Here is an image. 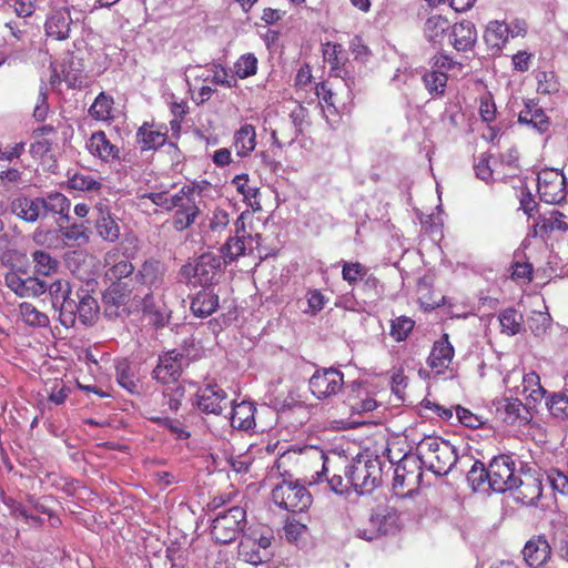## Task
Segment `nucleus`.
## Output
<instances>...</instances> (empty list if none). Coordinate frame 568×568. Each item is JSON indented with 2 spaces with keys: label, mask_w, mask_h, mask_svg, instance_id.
I'll use <instances>...</instances> for the list:
<instances>
[{
  "label": "nucleus",
  "mask_w": 568,
  "mask_h": 568,
  "mask_svg": "<svg viewBox=\"0 0 568 568\" xmlns=\"http://www.w3.org/2000/svg\"><path fill=\"white\" fill-rule=\"evenodd\" d=\"M423 478L420 460L417 456L405 455L395 466L393 478V493L405 498L416 491Z\"/></svg>",
  "instance_id": "nucleus-6"
},
{
  "label": "nucleus",
  "mask_w": 568,
  "mask_h": 568,
  "mask_svg": "<svg viewBox=\"0 0 568 568\" xmlns=\"http://www.w3.org/2000/svg\"><path fill=\"white\" fill-rule=\"evenodd\" d=\"M513 491L514 499L524 506L535 505L542 496V480L536 471L530 469L518 471Z\"/></svg>",
  "instance_id": "nucleus-14"
},
{
  "label": "nucleus",
  "mask_w": 568,
  "mask_h": 568,
  "mask_svg": "<svg viewBox=\"0 0 568 568\" xmlns=\"http://www.w3.org/2000/svg\"><path fill=\"white\" fill-rule=\"evenodd\" d=\"M0 184L6 189L20 187L24 184L22 172L14 168H8L0 172Z\"/></svg>",
  "instance_id": "nucleus-62"
},
{
  "label": "nucleus",
  "mask_w": 568,
  "mask_h": 568,
  "mask_svg": "<svg viewBox=\"0 0 568 568\" xmlns=\"http://www.w3.org/2000/svg\"><path fill=\"white\" fill-rule=\"evenodd\" d=\"M417 458L437 476L447 475L457 463L456 448L439 437H425L417 447Z\"/></svg>",
  "instance_id": "nucleus-3"
},
{
  "label": "nucleus",
  "mask_w": 568,
  "mask_h": 568,
  "mask_svg": "<svg viewBox=\"0 0 568 568\" xmlns=\"http://www.w3.org/2000/svg\"><path fill=\"white\" fill-rule=\"evenodd\" d=\"M548 480L554 490L568 495V474L558 468H550L547 473Z\"/></svg>",
  "instance_id": "nucleus-63"
},
{
  "label": "nucleus",
  "mask_w": 568,
  "mask_h": 568,
  "mask_svg": "<svg viewBox=\"0 0 568 568\" xmlns=\"http://www.w3.org/2000/svg\"><path fill=\"white\" fill-rule=\"evenodd\" d=\"M75 295L79 300L78 320L83 325L92 324L99 314V304L97 300L88 290L82 287L75 291Z\"/></svg>",
  "instance_id": "nucleus-36"
},
{
  "label": "nucleus",
  "mask_w": 568,
  "mask_h": 568,
  "mask_svg": "<svg viewBox=\"0 0 568 568\" xmlns=\"http://www.w3.org/2000/svg\"><path fill=\"white\" fill-rule=\"evenodd\" d=\"M68 185L70 189L84 192H99L103 186L99 179L87 172H77L69 176Z\"/></svg>",
  "instance_id": "nucleus-50"
},
{
  "label": "nucleus",
  "mask_w": 568,
  "mask_h": 568,
  "mask_svg": "<svg viewBox=\"0 0 568 568\" xmlns=\"http://www.w3.org/2000/svg\"><path fill=\"white\" fill-rule=\"evenodd\" d=\"M414 326V320L402 315L392 321L389 334L396 342H403L407 339Z\"/></svg>",
  "instance_id": "nucleus-55"
},
{
  "label": "nucleus",
  "mask_w": 568,
  "mask_h": 568,
  "mask_svg": "<svg viewBox=\"0 0 568 568\" xmlns=\"http://www.w3.org/2000/svg\"><path fill=\"white\" fill-rule=\"evenodd\" d=\"M68 245L85 244L89 242L88 229L83 224H72L61 230Z\"/></svg>",
  "instance_id": "nucleus-59"
},
{
  "label": "nucleus",
  "mask_w": 568,
  "mask_h": 568,
  "mask_svg": "<svg viewBox=\"0 0 568 568\" xmlns=\"http://www.w3.org/2000/svg\"><path fill=\"white\" fill-rule=\"evenodd\" d=\"M59 321L67 328L73 327L78 320L79 300L75 292L64 297L59 304Z\"/></svg>",
  "instance_id": "nucleus-45"
},
{
  "label": "nucleus",
  "mask_w": 568,
  "mask_h": 568,
  "mask_svg": "<svg viewBox=\"0 0 568 568\" xmlns=\"http://www.w3.org/2000/svg\"><path fill=\"white\" fill-rule=\"evenodd\" d=\"M185 395L182 385L168 387L162 392H153L144 404V414L150 408L156 409L159 415L168 416L169 413H176Z\"/></svg>",
  "instance_id": "nucleus-15"
},
{
  "label": "nucleus",
  "mask_w": 568,
  "mask_h": 568,
  "mask_svg": "<svg viewBox=\"0 0 568 568\" xmlns=\"http://www.w3.org/2000/svg\"><path fill=\"white\" fill-rule=\"evenodd\" d=\"M229 223V213L222 209H215L210 215L206 216V223L203 225V232L220 234L226 229Z\"/></svg>",
  "instance_id": "nucleus-52"
},
{
  "label": "nucleus",
  "mask_w": 568,
  "mask_h": 568,
  "mask_svg": "<svg viewBox=\"0 0 568 568\" xmlns=\"http://www.w3.org/2000/svg\"><path fill=\"white\" fill-rule=\"evenodd\" d=\"M422 79L430 95L442 97L445 94L448 81V75L446 72L432 67L429 71L424 73Z\"/></svg>",
  "instance_id": "nucleus-46"
},
{
  "label": "nucleus",
  "mask_w": 568,
  "mask_h": 568,
  "mask_svg": "<svg viewBox=\"0 0 568 568\" xmlns=\"http://www.w3.org/2000/svg\"><path fill=\"white\" fill-rule=\"evenodd\" d=\"M484 476L487 478L493 490L505 493L514 488L518 473H516L515 462L511 456L499 455L494 457L487 469L481 464L480 479Z\"/></svg>",
  "instance_id": "nucleus-10"
},
{
  "label": "nucleus",
  "mask_w": 568,
  "mask_h": 568,
  "mask_svg": "<svg viewBox=\"0 0 568 568\" xmlns=\"http://www.w3.org/2000/svg\"><path fill=\"white\" fill-rule=\"evenodd\" d=\"M115 376L118 383L129 390L134 393L136 390V383L132 373L131 364L128 359H120L115 363Z\"/></svg>",
  "instance_id": "nucleus-53"
},
{
  "label": "nucleus",
  "mask_w": 568,
  "mask_h": 568,
  "mask_svg": "<svg viewBox=\"0 0 568 568\" xmlns=\"http://www.w3.org/2000/svg\"><path fill=\"white\" fill-rule=\"evenodd\" d=\"M87 148L91 155L104 163H112L120 159V148L112 143L102 130L91 134Z\"/></svg>",
  "instance_id": "nucleus-21"
},
{
  "label": "nucleus",
  "mask_w": 568,
  "mask_h": 568,
  "mask_svg": "<svg viewBox=\"0 0 568 568\" xmlns=\"http://www.w3.org/2000/svg\"><path fill=\"white\" fill-rule=\"evenodd\" d=\"M49 293L52 297V304L54 307L64 298L68 297L71 293V285L68 281L57 280L49 286Z\"/></svg>",
  "instance_id": "nucleus-64"
},
{
  "label": "nucleus",
  "mask_w": 568,
  "mask_h": 568,
  "mask_svg": "<svg viewBox=\"0 0 568 568\" xmlns=\"http://www.w3.org/2000/svg\"><path fill=\"white\" fill-rule=\"evenodd\" d=\"M42 216L48 214L67 216L70 211V201L61 193H50L44 197L40 196Z\"/></svg>",
  "instance_id": "nucleus-41"
},
{
  "label": "nucleus",
  "mask_w": 568,
  "mask_h": 568,
  "mask_svg": "<svg viewBox=\"0 0 568 568\" xmlns=\"http://www.w3.org/2000/svg\"><path fill=\"white\" fill-rule=\"evenodd\" d=\"M518 121L532 126L540 133L546 132L550 124L545 111L532 100L525 103V108L518 114Z\"/></svg>",
  "instance_id": "nucleus-32"
},
{
  "label": "nucleus",
  "mask_w": 568,
  "mask_h": 568,
  "mask_svg": "<svg viewBox=\"0 0 568 568\" xmlns=\"http://www.w3.org/2000/svg\"><path fill=\"white\" fill-rule=\"evenodd\" d=\"M547 406L552 416L568 417V396L560 393L552 394L547 402Z\"/></svg>",
  "instance_id": "nucleus-60"
},
{
  "label": "nucleus",
  "mask_w": 568,
  "mask_h": 568,
  "mask_svg": "<svg viewBox=\"0 0 568 568\" xmlns=\"http://www.w3.org/2000/svg\"><path fill=\"white\" fill-rule=\"evenodd\" d=\"M234 146L239 156H247L256 146V132L252 124L242 125L234 135Z\"/></svg>",
  "instance_id": "nucleus-42"
},
{
  "label": "nucleus",
  "mask_w": 568,
  "mask_h": 568,
  "mask_svg": "<svg viewBox=\"0 0 568 568\" xmlns=\"http://www.w3.org/2000/svg\"><path fill=\"white\" fill-rule=\"evenodd\" d=\"M566 215L557 210H552L549 216L539 215L532 224L530 235L532 237H540L545 241L554 231H568V223L565 221Z\"/></svg>",
  "instance_id": "nucleus-24"
},
{
  "label": "nucleus",
  "mask_w": 568,
  "mask_h": 568,
  "mask_svg": "<svg viewBox=\"0 0 568 568\" xmlns=\"http://www.w3.org/2000/svg\"><path fill=\"white\" fill-rule=\"evenodd\" d=\"M537 92L540 94H552L559 91L560 83L554 72L538 71L536 73Z\"/></svg>",
  "instance_id": "nucleus-58"
},
{
  "label": "nucleus",
  "mask_w": 568,
  "mask_h": 568,
  "mask_svg": "<svg viewBox=\"0 0 568 568\" xmlns=\"http://www.w3.org/2000/svg\"><path fill=\"white\" fill-rule=\"evenodd\" d=\"M89 114L92 119L101 122H111L114 120V99L105 92H100L89 108Z\"/></svg>",
  "instance_id": "nucleus-38"
},
{
  "label": "nucleus",
  "mask_w": 568,
  "mask_h": 568,
  "mask_svg": "<svg viewBox=\"0 0 568 568\" xmlns=\"http://www.w3.org/2000/svg\"><path fill=\"white\" fill-rule=\"evenodd\" d=\"M104 277L110 284L103 294L106 304L114 306L125 305L133 294L130 280L123 281L134 273L133 264L113 248L104 255Z\"/></svg>",
  "instance_id": "nucleus-2"
},
{
  "label": "nucleus",
  "mask_w": 568,
  "mask_h": 568,
  "mask_svg": "<svg viewBox=\"0 0 568 568\" xmlns=\"http://www.w3.org/2000/svg\"><path fill=\"white\" fill-rule=\"evenodd\" d=\"M58 130L52 124H43L32 131L34 141L30 144V153L42 158L52 150L57 141Z\"/></svg>",
  "instance_id": "nucleus-28"
},
{
  "label": "nucleus",
  "mask_w": 568,
  "mask_h": 568,
  "mask_svg": "<svg viewBox=\"0 0 568 568\" xmlns=\"http://www.w3.org/2000/svg\"><path fill=\"white\" fill-rule=\"evenodd\" d=\"M141 306L143 315L149 320V323L155 327H162L168 322V315L164 308L159 305L150 291L141 297Z\"/></svg>",
  "instance_id": "nucleus-40"
},
{
  "label": "nucleus",
  "mask_w": 568,
  "mask_h": 568,
  "mask_svg": "<svg viewBox=\"0 0 568 568\" xmlns=\"http://www.w3.org/2000/svg\"><path fill=\"white\" fill-rule=\"evenodd\" d=\"M252 236L243 237L234 235L229 237L225 244L221 247V260L225 264H230L236 261L239 257L246 255L247 252L252 251Z\"/></svg>",
  "instance_id": "nucleus-35"
},
{
  "label": "nucleus",
  "mask_w": 568,
  "mask_h": 568,
  "mask_svg": "<svg viewBox=\"0 0 568 568\" xmlns=\"http://www.w3.org/2000/svg\"><path fill=\"white\" fill-rule=\"evenodd\" d=\"M23 322L31 327H47L50 324L48 315L39 311L32 303L23 302L19 305Z\"/></svg>",
  "instance_id": "nucleus-49"
},
{
  "label": "nucleus",
  "mask_w": 568,
  "mask_h": 568,
  "mask_svg": "<svg viewBox=\"0 0 568 568\" xmlns=\"http://www.w3.org/2000/svg\"><path fill=\"white\" fill-rule=\"evenodd\" d=\"M165 273L166 267L164 263L158 258L150 257L140 265L134 273V277L130 278V282H135L149 291L158 290L164 283Z\"/></svg>",
  "instance_id": "nucleus-18"
},
{
  "label": "nucleus",
  "mask_w": 568,
  "mask_h": 568,
  "mask_svg": "<svg viewBox=\"0 0 568 568\" xmlns=\"http://www.w3.org/2000/svg\"><path fill=\"white\" fill-rule=\"evenodd\" d=\"M477 41L475 24L469 20H463L452 26L449 42L457 51L471 50Z\"/></svg>",
  "instance_id": "nucleus-26"
},
{
  "label": "nucleus",
  "mask_w": 568,
  "mask_h": 568,
  "mask_svg": "<svg viewBox=\"0 0 568 568\" xmlns=\"http://www.w3.org/2000/svg\"><path fill=\"white\" fill-rule=\"evenodd\" d=\"M344 462L343 455L335 452L326 455L316 446L290 450L281 457L282 464H292L296 475L310 484L322 481V477L328 476L329 470H342Z\"/></svg>",
  "instance_id": "nucleus-1"
},
{
  "label": "nucleus",
  "mask_w": 568,
  "mask_h": 568,
  "mask_svg": "<svg viewBox=\"0 0 568 568\" xmlns=\"http://www.w3.org/2000/svg\"><path fill=\"white\" fill-rule=\"evenodd\" d=\"M138 143L142 151L158 150L163 146L168 140L166 125H155L144 122L136 132Z\"/></svg>",
  "instance_id": "nucleus-25"
},
{
  "label": "nucleus",
  "mask_w": 568,
  "mask_h": 568,
  "mask_svg": "<svg viewBox=\"0 0 568 568\" xmlns=\"http://www.w3.org/2000/svg\"><path fill=\"white\" fill-rule=\"evenodd\" d=\"M220 298L212 290L204 288L196 293L191 302V311L196 317H207L219 307Z\"/></svg>",
  "instance_id": "nucleus-34"
},
{
  "label": "nucleus",
  "mask_w": 568,
  "mask_h": 568,
  "mask_svg": "<svg viewBox=\"0 0 568 568\" xmlns=\"http://www.w3.org/2000/svg\"><path fill=\"white\" fill-rule=\"evenodd\" d=\"M523 316L514 308H507L499 314L501 332L516 335L521 328Z\"/></svg>",
  "instance_id": "nucleus-54"
},
{
  "label": "nucleus",
  "mask_w": 568,
  "mask_h": 568,
  "mask_svg": "<svg viewBox=\"0 0 568 568\" xmlns=\"http://www.w3.org/2000/svg\"><path fill=\"white\" fill-rule=\"evenodd\" d=\"M450 30L449 20L442 14L430 16L424 24V36L434 45L442 47L449 39Z\"/></svg>",
  "instance_id": "nucleus-30"
},
{
  "label": "nucleus",
  "mask_w": 568,
  "mask_h": 568,
  "mask_svg": "<svg viewBox=\"0 0 568 568\" xmlns=\"http://www.w3.org/2000/svg\"><path fill=\"white\" fill-rule=\"evenodd\" d=\"M510 278L520 285H528L534 278V266L525 254H516L510 264Z\"/></svg>",
  "instance_id": "nucleus-43"
},
{
  "label": "nucleus",
  "mask_w": 568,
  "mask_h": 568,
  "mask_svg": "<svg viewBox=\"0 0 568 568\" xmlns=\"http://www.w3.org/2000/svg\"><path fill=\"white\" fill-rule=\"evenodd\" d=\"M343 384V373L335 368L316 371L308 383L312 394L318 399L336 395Z\"/></svg>",
  "instance_id": "nucleus-16"
},
{
  "label": "nucleus",
  "mask_w": 568,
  "mask_h": 568,
  "mask_svg": "<svg viewBox=\"0 0 568 568\" xmlns=\"http://www.w3.org/2000/svg\"><path fill=\"white\" fill-rule=\"evenodd\" d=\"M95 229L99 236L110 243L118 241L121 235L118 220L114 219L110 212H101V215L95 222Z\"/></svg>",
  "instance_id": "nucleus-44"
},
{
  "label": "nucleus",
  "mask_w": 568,
  "mask_h": 568,
  "mask_svg": "<svg viewBox=\"0 0 568 568\" xmlns=\"http://www.w3.org/2000/svg\"><path fill=\"white\" fill-rule=\"evenodd\" d=\"M234 71L240 79H246L256 74L257 59L253 53L241 55L234 63Z\"/></svg>",
  "instance_id": "nucleus-57"
},
{
  "label": "nucleus",
  "mask_w": 568,
  "mask_h": 568,
  "mask_svg": "<svg viewBox=\"0 0 568 568\" xmlns=\"http://www.w3.org/2000/svg\"><path fill=\"white\" fill-rule=\"evenodd\" d=\"M246 525V510L243 507H231L220 513L211 525V536L216 544L226 545L234 541Z\"/></svg>",
  "instance_id": "nucleus-7"
},
{
  "label": "nucleus",
  "mask_w": 568,
  "mask_h": 568,
  "mask_svg": "<svg viewBox=\"0 0 568 568\" xmlns=\"http://www.w3.org/2000/svg\"><path fill=\"white\" fill-rule=\"evenodd\" d=\"M343 457L345 479L357 494H369L381 485L383 470L378 458L357 457L348 463L347 457Z\"/></svg>",
  "instance_id": "nucleus-4"
},
{
  "label": "nucleus",
  "mask_w": 568,
  "mask_h": 568,
  "mask_svg": "<svg viewBox=\"0 0 568 568\" xmlns=\"http://www.w3.org/2000/svg\"><path fill=\"white\" fill-rule=\"evenodd\" d=\"M523 555L530 567L540 568L549 560L551 548L546 538L538 536L526 542Z\"/></svg>",
  "instance_id": "nucleus-27"
},
{
  "label": "nucleus",
  "mask_w": 568,
  "mask_h": 568,
  "mask_svg": "<svg viewBox=\"0 0 568 568\" xmlns=\"http://www.w3.org/2000/svg\"><path fill=\"white\" fill-rule=\"evenodd\" d=\"M272 499L276 506L290 513H303L313 501L305 486L290 480H283L273 488Z\"/></svg>",
  "instance_id": "nucleus-8"
},
{
  "label": "nucleus",
  "mask_w": 568,
  "mask_h": 568,
  "mask_svg": "<svg viewBox=\"0 0 568 568\" xmlns=\"http://www.w3.org/2000/svg\"><path fill=\"white\" fill-rule=\"evenodd\" d=\"M347 404L355 414L373 412L378 404L368 389L362 384H353L347 395Z\"/></svg>",
  "instance_id": "nucleus-31"
},
{
  "label": "nucleus",
  "mask_w": 568,
  "mask_h": 568,
  "mask_svg": "<svg viewBox=\"0 0 568 568\" xmlns=\"http://www.w3.org/2000/svg\"><path fill=\"white\" fill-rule=\"evenodd\" d=\"M71 24L72 18L68 8L55 10L45 20V36L57 41L67 40L70 37Z\"/></svg>",
  "instance_id": "nucleus-22"
},
{
  "label": "nucleus",
  "mask_w": 568,
  "mask_h": 568,
  "mask_svg": "<svg viewBox=\"0 0 568 568\" xmlns=\"http://www.w3.org/2000/svg\"><path fill=\"white\" fill-rule=\"evenodd\" d=\"M537 190L542 202L560 204L567 195L566 178L558 170H542L537 176Z\"/></svg>",
  "instance_id": "nucleus-12"
},
{
  "label": "nucleus",
  "mask_w": 568,
  "mask_h": 568,
  "mask_svg": "<svg viewBox=\"0 0 568 568\" xmlns=\"http://www.w3.org/2000/svg\"><path fill=\"white\" fill-rule=\"evenodd\" d=\"M367 267L359 262H344L342 266V277L351 286H355L367 275Z\"/></svg>",
  "instance_id": "nucleus-56"
},
{
  "label": "nucleus",
  "mask_w": 568,
  "mask_h": 568,
  "mask_svg": "<svg viewBox=\"0 0 568 568\" xmlns=\"http://www.w3.org/2000/svg\"><path fill=\"white\" fill-rule=\"evenodd\" d=\"M256 407L253 403L243 400L232 407L230 422L232 427L250 430L255 426Z\"/></svg>",
  "instance_id": "nucleus-33"
},
{
  "label": "nucleus",
  "mask_w": 568,
  "mask_h": 568,
  "mask_svg": "<svg viewBox=\"0 0 568 568\" xmlns=\"http://www.w3.org/2000/svg\"><path fill=\"white\" fill-rule=\"evenodd\" d=\"M496 417L506 424H527L531 419L528 405H524L518 398H501L496 403Z\"/></svg>",
  "instance_id": "nucleus-20"
},
{
  "label": "nucleus",
  "mask_w": 568,
  "mask_h": 568,
  "mask_svg": "<svg viewBox=\"0 0 568 568\" xmlns=\"http://www.w3.org/2000/svg\"><path fill=\"white\" fill-rule=\"evenodd\" d=\"M233 184L236 186L237 191L244 196L245 201H247L248 206L253 211H261L262 205L260 202V190L256 186L250 184V180L247 174H240L233 179Z\"/></svg>",
  "instance_id": "nucleus-47"
},
{
  "label": "nucleus",
  "mask_w": 568,
  "mask_h": 568,
  "mask_svg": "<svg viewBox=\"0 0 568 568\" xmlns=\"http://www.w3.org/2000/svg\"><path fill=\"white\" fill-rule=\"evenodd\" d=\"M9 209L16 217L27 223H34L42 216L40 196L20 194L10 201Z\"/></svg>",
  "instance_id": "nucleus-23"
},
{
  "label": "nucleus",
  "mask_w": 568,
  "mask_h": 568,
  "mask_svg": "<svg viewBox=\"0 0 568 568\" xmlns=\"http://www.w3.org/2000/svg\"><path fill=\"white\" fill-rule=\"evenodd\" d=\"M455 348L449 341V335L444 333L442 337L434 342L430 353L427 357V365L436 374L453 372Z\"/></svg>",
  "instance_id": "nucleus-17"
},
{
  "label": "nucleus",
  "mask_w": 568,
  "mask_h": 568,
  "mask_svg": "<svg viewBox=\"0 0 568 568\" xmlns=\"http://www.w3.org/2000/svg\"><path fill=\"white\" fill-rule=\"evenodd\" d=\"M322 54L324 62L329 65V74L339 78L346 61L342 44L326 42L323 44Z\"/></svg>",
  "instance_id": "nucleus-37"
},
{
  "label": "nucleus",
  "mask_w": 568,
  "mask_h": 568,
  "mask_svg": "<svg viewBox=\"0 0 568 568\" xmlns=\"http://www.w3.org/2000/svg\"><path fill=\"white\" fill-rule=\"evenodd\" d=\"M479 115L487 123L496 119V104L490 92H486L479 98Z\"/></svg>",
  "instance_id": "nucleus-61"
},
{
  "label": "nucleus",
  "mask_w": 568,
  "mask_h": 568,
  "mask_svg": "<svg viewBox=\"0 0 568 568\" xmlns=\"http://www.w3.org/2000/svg\"><path fill=\"white\" fill-rule=\"evenodd\" d=\"M221 256L205 253L199 256L193 265H184L182 274L187 277L193 286H209L216 281L221 272Z\"/></svg>",
  "instance_id": "nucleus-11"
},
{
  "label": "nucleus",
  "mask_w": 568,
  "mask_h": 568,
  "mask_svg": "<svg viewBox=\"0 0 568 568\" xmlns=\"http://www.w3.org/2000/svg\"><path fill=\"white\" fill-rule=\"evenodd\" d=\"M203 199L194 185H183L172 194V226L178 232L191 227L202 214Z\"/></svg>",
  "instance_id": "nucleus-5"
},
{
  "label": "nucleus",
  "mask_w": 568,
  "mask_h": 568,
  "mask_svg": "<svg viewBox=\"0 0 568 568\" xmlns=\"http://www.w3.org/2000/svg\"><path fill=\"white\" fill-rule=\"evenodd\" d=\"M526 29L519 28L518 31L510 30V27L505 22L491 21L488 23L484 39L488 47L500 49L508 41L509 36L518 37L525 36Z\"/></svg>",
  "instance_id": "nucleus-29"
},
{
  "label": "nucleus",
  "mask_w": 568,
  "mask_h": 568,
  "mask_svg": "<svg viewBox=\"0 0 568 568\" xmlns=\"http://www.w3.org/2000/svg\"><path fill=\"white\" fill-rule=\"evenodd\" d=\"M146 418L166 429H169L178 439H186L190 433L186 432L181 422L172 419L169 416L158 414L156 409L150 408L146 410Z\"/></svg>",
  "instance_id": "nucleus-48"
},
{
  "label": "nucleus",
  "mask_w": 568,
  "mask_h": 568,
  "mask_svg": "<svg viewBox=\"0 0 568 568\" xmlns=\"http://www.w3.org/2000/svg\"><path fill=\"white\" fill-rule=\"evenodd\" d=\"M34 270L38 274L49 276L57 272L59 261L43 250H37L32 253Z\"/></svg>",
  "instance_id": "nucleus-51"
},
{
  "label": "nucleus",
  "mask_w": 568,
  "mask_h": 568,
  "mask_svg": "<svg viewBox=\"0 0 568 568\" xmlns=\"http://www.w3.org/2000/svg\"><path fill=\"white\" fill-rule=\"evenodd\" d=\"M523 395L527 400V405H536L542 400L546 389L540 384V377L537 373L530 372L523 375L521 379Z\"/></svg>",
  "instance_id": "nucleus-39"
},
{
  "label": "nucleus",
  "mask_w": 568,
  "mask_h": 568,
  "mask_svg": "<svg viewBox=\"0 0 568 568\" xmlns=\"http://www.w3.org/2000/svg\"><path fill=\"white\" fill-rule=\"evenodd\" d=\"M273 538L274 535L270 528L252 529L243 535L239 544V558L251 565L262 564L268 557L267 549Z\"/></svg>",
  "instance_id": "nucleus-9"
},
{
  "label": "nucleus",
  "mask_w": 568,
  "mask_h": 568,
  "mask_svg": "<svg viewBox=\"0 0 568 568\" xmlns=\"http://www.w3.org/2000/svg\"><path fill=\"white\" fill-rule=\"evenodd\" d=\"M196 397L199 409L205 414L219 415L230 404L225 390L216 384H207L200 388Z\"/></svg>",
  "instance_id": "nucleus-19"
},
{
  "label": "nucleus",
  "mask_w": 568,
  "mask_h": 568,
  "mask_svg": "<svg viewBox=\"0 0 568 568\" xmlns=\"http://www.w3.org/2000/svg\"><path fill=\"white\" fill-rule=\"evenodd\" d=\"M189 365V357L181 351L171 349L159 356L158 365L153 369L152 376L162 384L178 382L183 369Z\"/></svg>",
  "instance_id": "nucleus-13"
}]
</instances>
